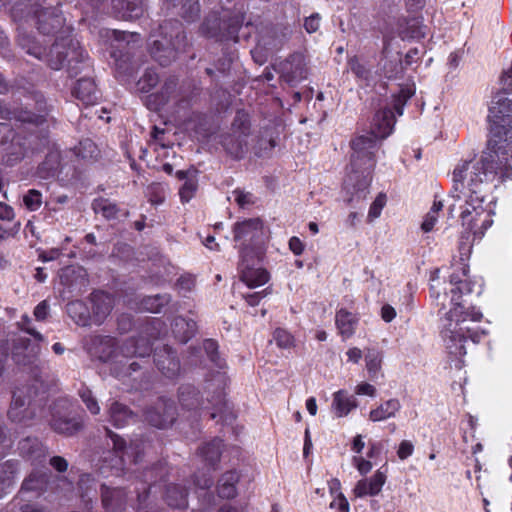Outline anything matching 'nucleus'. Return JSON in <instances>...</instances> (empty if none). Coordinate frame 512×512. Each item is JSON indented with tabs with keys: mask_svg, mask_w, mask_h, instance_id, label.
<instances>
[{
	"mask_svg": "<svg viewBox=\"0 0 512 512\" xmlns=\"http://www.w3.org/2000/svg\"><path fill=\"white\" fill-rule=\"evenodd\" d=\"M233 233L234 240L243 245L241 253L247 247L250 254H254L258 260L263 257L264 252L260 245L263 240V223L260 218L236 222L233 226Z\"/></svg>",
	"mask_w": 512,
	"mask_h": 512,
	"instance_id": "obj_7",
	"label": "nucleus"
},
{
	"mask_svg": "<svg viewBox=\"0 0 512 512\" xmlns=\"http://www.w3.org/2000/svg\"><path fill=\"white\" fill-rule=\"evenodd\" d=\"M386 479V472L378 469L370 479L359 480L353 489V493L357 498L376 496L381 492Z\"/></svg>",
	"mask_w": 512,
	"mask_h": 512,
	"instance_id": "obj_18",
	"label": "nucleus"
},
{
	"mask_svg": "<svg viewBox=\"0 0 512 512\" xmlns=\"http://www.w3.org/2000/svg\"><path fill=\"white\" fill-rule=\"evenodd\" d=\"M197 325L192 319H186L184 317H176L172 325V331L180 342L186 343L196 333Z\"/></svg>",
	"mask_w": 512,
	"mask_h": 512,
	"instance_id": "obj_32",
	"label": "nucleus"
},
{
	"mask_svg": "<svg viewBox=\"0 0 512 512\" xmlns=\"http://www.w3.org/2000/svg\"><path fill=\"white\" fill-rule=\"evenodd\" d=\"M215 382V387L219 390L217 395L213 396L209 399V402L212 404L213 411L210 414L212 419H216L217 417L225 424H232L236 419V415L230 407L229 403L226 401L222 394V390L226 386V376L224 373L217 372L214 375L213 380ZM209 391L214 389L213 383H208L206 387Z\"/></svg>",
	"mask_w": 512,
	"mask_h": 512,
	"instance_id": "obj_9",
	"label": "nucleus"
},
{
	"mask_svg": "<svg viewBox=\"0 0 512 512\" xmlns=\"http://www.w3.org/2000/svg\"><path fill=\"white\" fill-rule=\"evenodd\" d=\"M31 388L17 389L13 393L11 407L8 411L9 418L14 422H24L35 415V400L31 394Z\"/></svg>",
	"mask_w": 512,
	"mask_h": 512,
	"instance_id": "obj_12",
	"label": "nucleus"
},
{
	"mask_svg": "<svg viewBox=\"0 0 512 512\" xmlns=\"http://www.w3.org/2000/svg\"><path fill=\"white\" fill-rule=\"evenodd\" d=\"M0 114L4 119H15L24 123L40 124L43 122V117L37 115L27 109H13L0 106Z\"/></svg>",
	"mask_w": 512,
	"mask_h": 512,
	"instance_id": "obj_35",
	"label": "nucleus"
},
{
	"mask_svg": "<svg viewBox=\"0 0 512 512\" xmlns=\"http://www.w3.org/2000/svg\"><path fill=\"white\" fill-rule=\"evenodd\" d=\"M255 257L254 254H250V250L246 247L241 253V276L240 279L249 287L257 288L264 285L268 279V272L262 267H256L261 261Z\"/></svg>",
	"mask_w": 512,
	"mask_h": 512,
	"instance_id": "obj_10",
	"label": "nucleus"
},
{
	"mask_svg": "<svg viewBox=\"0 0 512 512\" xmlns=\"http://www.w3.org/2000/svg\"><path fill=\"white\" fill-rule=\"evenodd\" d=\"M330 508L336 509L339 512H349L350 511L349 502L342 492H339L334 497L333 501L330 503Z\"/></svg>",
	"mask_w": 512,
	"mask_h": 512,
	"instance_id": "obj_63",
	"label": "nucleus"
},
{
	"mask_svg": "<svg viewBox=\"0 0 512 512\" xmlns=\"http://www.w3.org/2000/svg\"><path fill=\"white\" fill-rule=\"evenodd\" d=\"M68 315L81 326H87L90 324V314L86 305L80 301H72L67 304Z\"/></svg>",
	"mask_w": 512,
	"mask_h": 512,
	"instance_id": "obj_43",
	"label": "nucleus"
},
{
	"mask_svg": "<svg viewBox=\"0 0 512 512\" xmlns=\"http://www.w3.org/2000/svg\"><path fill=\"white\" fill-rule=\"evenodd\" d=\"M171 296L169 294H157L144 297L141 302V308L150 313H160L162 309L169 304Z\"/></svg>",
	"mask_w": 512,
	"mask_h": 512,
	"instance_id": "obj_44",
	"label": "nucleus"
},
{
	"mask_svg": "<svg viewBox=\"0 0 512 512\" xmlns=\"http://www.w3.org/2000/svg\"><path fill=\"white\" fill-rule=\"evenodd\" d=\"M200 457L210 466H215L222 454V440L214 438L198 448Z\"/></svg>",
	"mask_w": 512,
	"mask_h": 512,
	"instance_id": "obj_33",
	"label": "nucleus"
},
{
	"mask_svg": "<svg viewBox=\"0 0 512 512\" xmlns=\"http://www.w3.org/2000/svg\"><path fill=\"white\" fill-rule=\"evenodd\" d=\"M347 67L354 75L356 82L369 86L373 81V67L363 57L353 55L347 58Z\"/></svg>",
	"mask_w": 512,
	"mask_h": 512,
	"instance_id": "obj_20",
	"label": "nucleus"
},
{
	"mask_svg": "<svg viewBox=\"0 0 512 512\" xmlns=\"http://www.w3.org/2000/svg\"><path fill=\"white\" fill-rule=\"evenodd\" d=\"M60 155L58 152H50L45 160L38 167V174L41 178L54 177L59 171Z\"/></svg>",
	"mask_w": 512,
	"mask_h": 512,
	"instance_id": "obj_45",
	"label": "nucleus"
},
{
	"mask_svg": "<svg viewBox=\"0 0 512 512\" xmlns=\"http://www.w3.org/2000/svg\"><path fill=\"white\" fill-rule=\"evenodd\" d=\"M40 343L35 338L31 340L27 337H17L13 340L12 358L18 365H28L33 363L39 356Z\"/></svg>",
	"mask_w": 512,
	"mask_h": 512,
	"instance_id": "obj_14",
	"label": "nucleus"
},
{
	"mask_svg": "<svg viewBox=\"0 0 512 512\" xmlns=\"http://www.w3.org/2000/svg\"><path fill=\"white\" fill-rule=\"evenodd\" d=\"M115 40L118 42V48H124L122 45L124 42L129 45L130 43H137L140 40V36L137 33H130L125 31H113Z\"/></svg>",
	"mask_w": 512,
	"mask_h": 512,
	"instance_id": "obj_60",
	"label": "nucleus"
},
{
	"mask_svg": "<svg viewBox=\"0 0 512 512\" xmlns=\"http://www.w3.org/2000/svg\"><path fill=\"white\" fill-rule=\"evenodd\" d=\"M204 349L212 362L219 368L224 367V361L218 355V344L212 339H206L203 343Z\"/></svg>",
	"mask_w": 512,
	"mask_h": 512,
	"instance_id": "obj_58",
	"label": "nucleus"
},
{
	"mask_svg": "<svg viewBox=\"0 0 512 512\" xmlns=\"http://www.w3.org/2000/svg\"><path fill=\"white\" fill-rule=\"evenodd\" d=\"M365 362L369 378L372 380L376 379L382 368V351L375 348H368L365 353Z\"/></svg>",
	"mask_w": 512,
	"mask_h": 512,
	"instance_id": "obj_42",
	"label": "nucleus"
},
{
	"mask_svg": "<svg viewBox=\"0 0 512 512\" xmlns=\"http://www.w3.org/2000/svg\"><path fill=\"white\" fill-rule=\"evenodd\" d=\"M47 487L45 474L31 473L22 483V490L42 492Z\"/></svg>",
	"mask_w": 512,
	"mask_h": 512,
	"instance_id": "obj_50",
	"label": "nucleus"
},
{
	"mask_svg": "<svg viewBox=\"0 0 512 512\" xmlns=\"http://www.w3.org/2000/svg\"><path fill=\"white\" fill-rule=\"evenodd\" d=\"M112 9L118 18L137 19L144 13V0H112Z\"/></svg>",
	"mask_w": 512,
	"mask_h": 512,
	"instance_id": "obj_23",
	"label": "nucleus"
},
{
	"mask_svg": "<svg viewBox=\"0 0 512 512\" xmlns=\"http://www.w3.org/2000/svg\"><path fill=\"white\" fill-rule=\"evenodd\" d=\"M414 452V445L410 440H402L397 449V456L400 460H406Z\"/></svg>",
	"mask_w": 512,
	"mask_h": 512,
	"instance_id": "obj_64",
	"label": "nucleus"
},
{
	"mask_svg": "<svg viewBox=\"0 0 512 512\" xmlns=\"http://www.w3.org/2000/svg\"><path fill=\"white\" fill-rule=\"evenodd\" d=\"M17 45L29 58L44 61L46 56V47L43 46L34 36L26 32H19L17 36Z\"/></svg>",
	"mask_w": 512,
	"mask_h": 512,
	"instance_id": "obj_24",
	"label": "nucleus"
},
{
	"mask_svg": "<svg viewBox=\"0 0 512 512\" xmlns=\"http://www.w3.org/2000/svg\"><path fill=\"white\" fill-rule=\"evenodd\" d=\"M475 283L470 279L469 266L461 264L449 276V292L451 294V308L445 312V316L449 321L456 323L466 321V317L458 318V310L462 309V298L473 292Z\"/></svg>",
	"mask_w": 512,
	"mask_h": 512,
	"instance_id": "obj_6",
	"label": "nucleus"
},
{
	"mask_svg": "<svg viewBox=\"0 0 512 512\" xmlns=\"http://www.w3.org/2000/svg\"><path fill=\"white\" fill-rule=\"evenodd\" d=\"M92 315L91 320L95 324H101L111 313L113 308V298L104 292H94L91 294Z\"/></svg>",
	"mask_w": 512,
	"mask_h": 512,
	"instance_id": "obj_21",
	"label": "nucleus"
},
{
	"mask_svg": "<svg viewBox=\"0 0 512 512\" xmlns=\"http://www.w3.org/2000/svg\"><path fill=\"white\" fill-rule=\"evenodd\" d=\"M356 407L357 400L346 390L340 389L333 394L332 411L336 417H345Z\"/></svg>",
	"mask_w": 512,
	"mask_h": 512,
	"instance_id": "obj_27",
	"label": "nucleus"
},
{
	"mask_svg": "<svg viewBox=\"0 0 512 512\" xmlns=\"http://www.w3.org/2000/svg\"><path fill=\"white\" fill-rule=\"evenodd\" d=\"M179 8V15L188 22L197 20L200 16L199 0H167Z\"/></svg>",
	"mask_w": 512,
	"mask_h": 512,
	"instance_id": "obj_37",
	"label": "nucleus"
},
{
	"mask_svg": "<svg viewBox=\"0 0 512 512\" xmlns=\"http://www.w3.org/2000/svg\"><path fill=\"white\" fill-rule=\"evenodd\" d=\"M161 29L158 36H152L150 54L160 65L168 66L179 52L185 51L188 45L187 35L178 23L170 29L167 25L161 26Z\"/></svg>",
	"mask_w": 512,
	"mask_h": 512,
	"instance_id": "obj_5",
	"label": "nucleus"
},
{
	"mask_svg": "<svg viewBox=\"0 0 512 512\" xmlns=\"http://www.w3.org/2000/svg\"><path fill=\"white\" fill-rule=\"evenodd\" d=\"M18 472V464L14 461H7L0 466V484L10 486L15 474Z\"/></svg>",
	"mask_w": 512,
	"mask_h": 512,
	"instance_id": "obj_52",
	"label": "nucleus"
},
{
	"mask_svg": "<svg viewBox=\"0 0 512 512\" xmlns=\"http://www.w3.org/2000/svg\"><path fill=\"white\" fill-rule=\"evenodd\" d=\"M489 135L479 159L511 165L512 159V88L503 86L489 106Z\"/></svg>",
	"mask_w": 512,
	"mask_h": 512,
	"instance_id": "obj_2",
	"label": "nucleus"
},
{
	"mask_svg": "<svg viewBox=\"0 0 512 512\" xmlns=\"http://www.w3.org/2000/svg\"><path fill=\"white\" fill-rule=\"evenodd\" d=\"M154 362L158 369L169 378L176 376L180 371V362L175 352L167 345L156 349Z\"/></svg>",
	"mask_w": 512,
	"mask_h": 512,
	"instance_id": "obj_17",
	"label": "nucleus"
},
{
	"mask_svg": "<svg viewBox=\"0 0 512 512\" xmlns=\"http://www.w3.org/2000/svg\"><path fill=\"white\" fill-rule=\"evenodd\" d=\"M100 495L102 506L107 511L116 512L126 503L127 494L124 489L119 487L111 488L106 484H102L100 487Z\"/></svg>",
	"mask_w": 512,
	"mask_h": 512,
	"instance_id": "obj_22",
	"label": "nucleus"
},
{
	"mask_svg": "<svg viewBox=\"0 0 512 512\" xmlns=\"http://www.w3.org/2000/svg\"><path fill=\"white\" fill-rule=\"evenodd\" d=\"M164 470L165 468L162 464H157L145 470L143 473L144 482L150 486L151 484L157 482L158 479H163Z\"/></svg>",
	"mask_w": 512,
	"mask_h": 512,
	"instance_id": "obj_59",
	"label": "nucleus"
},
{
	"mask_svg": "<svg viewBox=\"0 0 512 512\" xmlns=\"http://www.w3.org/2000/svg\"><path fill=\"white\" fill-rule=\"evenodd\" d=\"M87 276L86 270L80 266H67L59 271L60 283L76 294L86 291L89 284Z\"/></svg>",
	"mask_w": 512,
	"mask_h": 512,
	"instance_id": "obj_15",
	"label": "nucleus"
},
{
	"mask_svg": "<svg viewBox=\"0 0 512 512\" xmlns=\"http://www.w3.org/2000/svg\"><path fill=\"white\" fill-rule=\"evenodd\" d=\"M75 152L78 157L86 160L95 159L99 154L97 145L90 139L80 141Z\"/></svg>",
	"mask_w": 512,
	"mask_h": 512,
	"instance_id": "obj_51",
	"label": "nucleus"
},
{
	"mask_svg": "<svg viewBox=\"0 0 512 512\" xmlns=\"http://www.w3.org/2000/svg\"><path fill=\"white\" fill-rule=\"evenodd\" d=\"M430 297L432 299L433 305L438 309V314H442V312H447L452 307L450 304L451 294L449 292V287L445 286L443 288V292L437 290L434 285H430ZM445 315V313H443Z\"/></svg>",
	"mask_w": 512,
	"mask_h": 512,
	"instance_id": "obj_46",
	"label": "nucleus"
},
{
	"mask_svg": "<svg viewBox=\"0 0 512 512\" xmlns=\"http://www.w3.org/2000/svg\"><path fill=\"white\" fill-rule=\"evenodd\" d=\"M85 58L80 43L70 35H66L57 37L49 50H46L44 62L53 70H60L67 64L70 76H76L84 68Z\"/></svg>",
	"mask_w": 512,
	"mask_h": 512,
	"instance_id": "obj_4",
	"label": "nucleus"
},
{
	"mask_svg": "<svg viewBox=\"0 0 512 512\" xmlns=\"http://www.w3.org/2000/svg\"><path fill=\"white\" fill-rule=\"evenodd\" d=\"M188 492L183 486L171 484L167 486L165 500L172 508L183 509L188 505Z\"/></svg>",
	"mask_w": 512,
	"mask_h": 512,
	"instance_id": "obj_34",
	"label": "nucleus"
},
{
	"mask_svg": "<svg viewBox=\"0 0 512 512\" xmlns=\"http://www.w3.org/2000/svg\"><path fill=\"white\" fill-rule=\"evenodd\" d=\"M21 455L32 461H38L44 457V448L36 438H25L19 442Z\"/></svg>",
	"mask_w": 512,
	"mask_h": 512,
	"instance_id": "obj_39",
	"label": "nucleus"
},
{
	"mask_svg": "<svg viewBox=\"0 0 512 512\" xmlns=\"http://www.w3.org/2000/svg\"><path fill=\"white\" fill-rule=\"evenodd\" d=\"M108 422L115 428H123L136 418L135 413L126 405L114 401L107 410Z\"/></svg>",
	"mask_w": 512,
	"mask_h": 512,
	"instance_id": "obj_25",
	"label": "nucleus"
},
{
	"mask_svg": "<svg viewBox=\"0 0 512 512\" xmlns=\"http://www.w3.org/2000/svg\"><path fill=\"white\" fill-rule=\"evenodd\" d=\"M25 206L31 210H37L41 206V193L38 190L31 189L23 198Z\"/></svg>",
	"mask_w": 512,
	"mask_h": 512,
	"instance_id": "obj_61",
	"label": "nucleus"
},
{
	"mask_svg": "<svg viewBox=\"0 0 512 512\" xmlns=\"http://www.w3.org/2000/svg\"><path fill=\"white\" fill-rule=\"evenodd\" d=\"M73 94L87 105L94 104L98 99V90L94 80L89 77H83L77 81Z\"/></svg>",
	"mask_w": 512,
	"mask_h": 512,
	"instance_id": "obj_30",
	"label": "nucleus"
},
{
	"mask_svg": "<svg viewBox=\"0 0 512 512\" xmlns=\"http://www.w3.org/2000/svg\"><path fill=\"white\" fill-rule=\"evenodd\" d=\"M179 402L182 408L196 412L201 405L199 391L191 385L181 386L179 389Z\"/></svg>",
	"mask_w": 512,
	"mask_h": 512,
	"instance_id": "obj_36",
	"label": "nucleus"
},
{
	"mask_svg": "<svg viewBox=\"0 0 512 512\" xmlns=\"http://www.w3.org/2000/svg\"><path fill=\"white\" fill-rule=\"evenodd\" d=\"M276 146L275 138L273 137V133L269 129H265L261 134L255 139V143L252 146V149L256 156L258 157H266L270 155L271 150Z\"/></svg>",
	"mask_w": 512,
	"mask_h": 512,
	"instance_id": "obj_40",
	"label": "nucleus"
},
{
	"mask_svg": "<svg viewBox=\"0 0 512 512\" xmlns=\"http://www.w3.org/2000/svg\"><path fill=\"white\" fill-rule=\"evenodd\" d=\"M142 346L143 351H138L139 342L134 338L127 339L121 344V346H118V356L122 355L123 357L128 358L133 356L145 357L150 355L152 349L149 342L147 340H142Z\"/></svg>",
	"mask_w": 512,
	"mask_h": 512,
	"instance_id": "obj_38",
	"label": "nucleus"
},
{
	"mask_svg": "<svg viewBox=\"0 0 512 512\" xmlns=\"http://www.w3.org/2000/svg\"><path fill=\"white\" fill-rule=\"evenodd\" d=\"M79 396L86 405V408L90 411V413H92L93 415L99 414L100 406L98 404V401L93 395V392L88 387H82L79 390Z\"/></svg>",
	"mask_w": 512,
	"mask_h": 512,
	"instance_id": "obj_55",
	"label": "nucleus"
},
{
	"mask_svg": "<svg viewBox=\"0 0 512 512\" xmlns=\"http://www.w3.org/2000/svg\"><path fill=\"white\" fill-rule=\"evenodd\" d=\"M401 410V403L397 398H391L369 412V420L372 422L385 421L396 417Z\"/></svg>",
	"mask_w": 512,
	"mask_h": 512,
	"instance_id": "obj_31",
	"label": "nucleus"
},
{
	"mask_svg": "<svg viewBox=\"0 0 512 512\" xmlns=\"http://www.w3.org/2000/svg\"><path fill=\"white\" fill-rule=\"evenodd\" d=\"M321 16L319 13H313L304 18L303 27L309 34L315 33L320 28Z\"/></svg>",
	"mask_w": 512,
	"mask_h": 512,
	"instance_id": "obj_62",
	"label": "nucleus"
},
{
	"mask_svg": "<svg viewBox=\"0 0 512 512\" xmlns=\"http://www.w3.org/2000/svg\"><path fill=\"white\" fill-rule=\"evenodd\" d=\"M239 475L236 471H228L222 475L218 482V494L222 498H233L236 496V483Z\"/></svg>",
	"mask_w": 512,
	"mask_h": 512,
	"instance_id": "obj_41",
	"label": "nucleus"
},
{
	"mask_svg": "<svg viewBox=\"0 0 512 512\" xmlns=\"http://www.w3.org/2000/svg\"><path fill=\"white\" fill-rule=\"evenodd\" d=\"M145 421L158 429H167L176 420V409L172 401L160 399L144 411Z\"/></svg>",
	"mask_w": 512,
	"mask_h": 512,
	"instance_id": "obj_11",
	"label": "nucleus"
},
{
	"mask_svg": "<svg viewBox=\"0 0 512 512\" xmlns=\"http://www.w3.org/2000/svg\"><path fill=\"white\" fill-rule=\"evenodd\" d=\"M94 354L103 362L116 360L118 345L113 337H97L94 340Z\"/></svg>",
	"mask_w": 512,
	"mask_h": 512,
	"instance_id": "obj_29",
	"label": "nucleus"
},
{
	"mask_svg": "<svg viewBox=\"0 0 512 512\" xmlns=\"http://www.w3.org/2000/svg\"><path fill=\"white\" fill-rule=\"evenodd\" d=\"M387 203V196L385 193H379L375 200L370 205L368 215H367V221L369 223L373 222L375 219L379 218L381 215V212L383 208L386 206Z\"/></svg>",
	"mask_w": 512,
	"mask_h": 512,
	"instance_id": "obj_54",
	"label": "nucleus"
},
{
	"mask_svg": "<svg viewBox=\"0 0 512 512\" xmlns=\"http://www.w3.org/2000/svg\"><path fill=\"white\" fill-rule=\"evenodd\" d=\"M37 28L45 35L65 33L69 28L64 29V18L62 12L56 8H44L36 12Z\"/></svg>",
	"mask_w": 512,
	"mask_h": 512,
	"instance_id": "obj_13",
	"label": "nucleus"
},
{
	"mask_svg": "<svg viewBox=\"0 0 512 512\" xmlns=\"http://www.w3.org/2000/svg\"><path fill=\"white\" fill-rule=\"evenodd\" d=\"M232 196L237 205L242 209L249 208L257 202V197L253 193L239 188L232 192Z\"/></svg>",
	"mask_w": 512,
	"mask_h": 512,
	"instance_id": "obj_53",
	"label": "nucleus"
},
{
	"mask_svg": "<svg viewBox=\"0 0 512 512\" xmlns=\"http://www.w3.org/2000/svg\"><path fill=\"white\" fill-rule=\"evenodd\" d=\"M309 73L307 49L305 47L300 51L290 55V82L306 79Z\"/></svg>",
	"mask_w": 512,
	"mask_h": 512,
	"instance_id": "obj_28",
	"label": "nucleus"
},
{
	"mask_svg": "<svg viewBox=\"0 0 512 512\" xmlns=\"http://www.w3.org/2000/svg\"><path fill=\"white\" fill-rule=\"evenodd\" d=\"M176 86H177V79L175 77H169L163 84L159 101L157 103H155L153 106L149 105V108L157 110L160 105H163L164 103H166L169 96L173 92H175Z\"/></svg>",
	"mask_w": 512,
	"mask_h": 512,
	"instance_id": "obj_56",
	"label": "nucleus"
},
{
	"mask_svg": "<svg viewBox=\"0 0 512 512\" xmlns=\"http://www.w3.org/2000/svg\"><path fill=\"white\" fill-rule=\"evenodd\" d=\"M426 26L419 18L408 20L406 28L401 32L402 39H422L426 36Z\"/></svg>",
	"mask_w": 512,
	"mask_h": 512,
	"instance_id": "obj_49",
	"label": "nucleus"
},
{
	"mask_svg": "<svg viewBox=\"0 0 512 512\" xmlns=\"http://www.w3.org/2000/svg\"><path fill=\"white\" fill-rule=\"evenodd\" d=\"M478 159L475 162L463 161L453 171L452 196L456 200L463 194L459 219L462 227L474 239H481L493 225L496 201L492 187L512 181V165Z\"/></svg>",
	"mask_w": 512,
	"mask_h": 512,
	"instance_id": "obj_1",
	"label": "nucleus"
},
{
	"mask_svg": "<svg viewBox=\"0 0 512 512\" xmlns=\"http://www.w3.org/2000/svg\"><path fill=\"white\" fill-rule=\"evenodd\" d=\"M360 317L358 313L348 311L346 308H340L335 313V326L342 339L351 338L357 329Z\"/></svg>",
	"mask_w": 512,
	"mask_h": 512,
	"instance_id": "obj_19",
	"label": "nucleus"
},
{
	"mask_svg": "<svg viewBox=\"0 0 512 512\" xmlns=\"http://www.w3.org/2000/svg\"><path fill=\"white\" fill-rule=\"evenodd\" d=\"M52 429L65 436H72L83 429L84 421L81 417L53 416Z\"/></svg>",
	"mask_w": 512,
	"mask_h": 512,
	"instance_id": "obj_26",
	"label": "nucleus"
},
{
	"mask_svg": "<svg viewBox=\"0 0 512 512\" xmlns=\"http://www.w3.org/2000/svg\"><path fill=\"white\" fill-rule=\"evenodd\" d=\"M486 336V332L481 329L467 328L464 333L452 332L447 343L449 353L455 356H463L466 354L465 342L469 339L473 343H479Z\"/></svg>",
	"mask_w": 512,
	"mask_h": 512,
	"instance_id": "obj_16",
	"label": "nucleus"
},
{
	"mask_svg": "<svg viewBox=\"0 0 512 512\" xmlns=\"http://www.w3.org/2000/svg\"><path fill=\"white\" fill-rule=\"evenodd\" d=\"M394 124L395 117L390 109L378 110L372 120L371 132L356 136L350 142L353 151L352 169L364 176L366 187L371 182V173L376 166V152L380 148V140L387 138L393 132Z\"/></svg>",
	"mask_w": 512,
	"mask_h": 512,
	"instance_id": "obj_3",
	"label": "nucleus"
},
{
	"mask_svg": "<svg viewBox=\"0 0 512 512\" xmlns=\"http://www.w3.org/2000/svg\"><path fill=\"white\" fill-rule=\"evenodd\" d=\"M92 209L95 213H101L107 220L116 219L120 211L115 203L102 197L92 202Z\"/></svg>",
	"mask_w": 512,
	"mask_h": 512,
	"instance_id": "obj_47",
	"label": "nucleus"
},
{
	"mask_svg": "<svg viewBox=\"0 0 512 512\" xmlns=\"http://www.w3.org/2000/svg\"><path fill=\"white\" fill-rule=\"evenodd\" d=\"M159 81L158 75L154 71H146L137 83L138 89L142 92H149Z\"/></svg>",
	"mask_w": 512,
	"mask_h": 512,
	"instance_id": "obj_57",
	"label": "nucleus"
},
{
	"mask_svg": "<svg viewBox=\"0 0 512 512\" xmlns=\"http://www.w3.org/2000/svg\"><path fill=\"white\" fill-rule=\"evenodd\" d=\"M26 149L20 137H14L5 155L7 165H14L20 161L25 155Z\"/></svg>",
	"mask_w": 512,
	"mask_h": 512,
	"instance_id": "obj_48",
	"label": "nucleus"
},
{
	"mask_svg": "<svg viewBox=\"0 0 512 512\" xmlns=\"http://www.w3.org/2000/svg\"><path fill=\"white\" fill-rule=\"evenodd\" d=\"M250 131V121L246 114L237 113L232 123V134L223 140V145L228 153L235 158H241L248 150L246 138Z\"/></svg>",
	"mask_w": 512,
	"mask_h": 512,
	"instance_id": "obj_8",
	"label": "nucleus"
}]
</instances>
